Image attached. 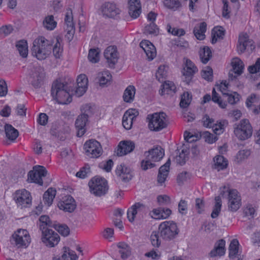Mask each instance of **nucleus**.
I'll list each match as a JSON object with an SVG mask.
<instances>
[{
    "instance_id": "f257e3e1",
    "label": "nucleus",
    "mask_w": 260,
    "mask_h": 260,
    "mask_svg": "<svg viewBox=\"0 0 260 260\" xmlns=\"http://www.w3.org/2000/svg\"><path fill=\"white\" fill-rule=\"evenodd\" d=\"M39 228L42 232L41 240L47 247H53L58 243L60 237L58 234L50 228L53 227L48 216L42 215L39 218Z\"/></svg>"
},
{
    "instance_id": "f03ea898",
    "label": "nucleus",
    "mask_w": 260,
    "mask_h": 260,
    "mask_svg": "<svg viewBox=\"0 0 260 260\" xmlns=\"http://www.w3.org/2000/svg\"><path fill=\"white\" fill-rule=\"evenodd\" d=\"M70 89L67 83L61 82L56 80L52 85L51 95L59 104H68L72 98L70 93Z\"/></svg>"
},
{
    "instance_id": "7ed1b4c3",
    "label": "nucleus",
    "mask_w": 260,
    "mask_h": 260,
    "mask_svg": "<svg viewBox=\"0 0 260 260\" xmlns=\"http://www.w3.org/2000/svg\"><path fill=\"white\" fill-rule=\"evenodd\" d=\"M52 45L44 37H41L35 40L32 47V54L39 60L46 58L51 53Z\"/></svg>"
},
{
    "instance_id": "20e7f679",
    "label": "nucleus",
    "mask_w": 260,
    "mask_h": 260,
    "mask_svg": "<svg viewBox=\"0 0 260 260\" xmlns=\"http://www.w3.org/2000/svg\"><path fill=\"white\" fill-rule=\"evenodd\" d=\"M165 113L156 112L147 115L149 128L154 132H159L166 128L168 126V121Z\"/></svg>"
},
{
    "instance_id": "39448f33",
    "label": "nucleus",
    "mask_w": 260,
    "mask_h": 260,
    "mask_svg": "<svg viewBox=\"0 0 260 260\" xmlns=\"http://www.w3.org/2000/svg\"><path fill=\"white\" fill-rule=\"evenodd\" d=\"M159 236L163 239L170 241L176 238L179 232L177 224L173 221H165L158 226Z\"/></svg>"
},
{
    "instance_id": "423d86ee",
    "label": "nucleus",
    "mask_w": 260,
    "mask_h": 260,
    "mask_svg": "<svg viewBox=\"0 0 260 260\" xmlns=\"http://www.w3.org/2000/svg\"><path fill=\"white\" fill-rule=\"evenodd\" d=\"M11 245L17 248H26L30 242L28 232L25 230L19 229L11 237Z\"/></svg>"
},
{
    "instance_id": "0eeeda50",
    "label": "nucleus",
    "mask_w": 260,
    "mask_h": 260,
    "mask_svg": "<svg viewBox=\"0 0 260 260\" xmlns=\"http://www.w3.org/2000/svg\"><path fill=\"white\" fill-rule=\"evenodd\" d=\"M253 129L247 119H243L236 123L234 126V133L240 140H245L250 138L252 135Z\"/></svg>"
},
{
    "instance_id": "6e6552de",
    "label": "nucleus",
    "mask_w": 260,
    "mask_h": 260,
    "mask_svg": "<svg viewBox=\"0 0 260 260\" xmlns=\"http://www.w3.org/2000/svg\"><path fill=\"white\" fill-rule=\"evenodd\" d=\"M225 192L228 193V210L231 212L237 211L241 205V199L238 191L236 189H229L224 186L220 194L223 196Z\"/></svg>"
},
{
    "instance_id": "1a4fd4ad",
    "label": "nucleus",
    "mask_w": 260,
    "mask_h": 260,
    "mask_svg": "<svg viewBox=\"0 0 260 260\" xmlns=\"http://www.w3.org/2000/svg\"><path fill=\"white\" fill-rule=\"evenodd\" d=\"M92 193L96 196H101L106 193L108 189V182L104 178L99 177L92 178L88 183Z\"/></svg>"
},
{
    "instance_id": "9d476101",
    "label": "nucleus",
    "mask_w": 260,
    "mask_h": 260,
    "mask_svg": "<svg viewBox=\"0 0 260 260\" xmlns=\"http://www.w3.org/2000/svg\"><path fill=\"white\" fill-rule=\"evenodd\" d=\"M85 154L90 158H98L102 153L100 143L95 140H89L84 145Z\"/></svg>"
},
{
    "instance_id": "9b49d317",
    "label": "nucleus",
    "mask_w": 260,
    "mask_h": 260,
    "mask_svg": "<svg viewBox=\"0 0 260 260\" xmlns=\"http://www.w3.org/2000/svg\"><path fill=\"white\" fill-rule=\"evenodd\" d=\"M47 173V171L45 167L41 166H36L34 167L32 170L28 172L27 180L29 182L42 185L43 184L42 178L45 177Z\"/></svg>"
},
{
    "instance_id": "f8f14e48",
    "label": "nucleus",
    "mask_w": 260,
    "mask_h": 260,
    "mask_svg": "<svg viewBox=\"0 0 260 260\" xmlns=\"http://www.w3.org/2000/svg\"><path fill=\"white\" fill-rule=\"evenodd\" d=\"M45 73L43 68L39 65L34 66L31 70V84L35 88H39L43 84Z\"/></svg>"
},
{
    "instance_id": "ddd939ff",
    "label": "nucleus",
    "mask_w": 260,
    "mask_h": 260,
    "mask_svg": "<svg viewBox=\"0 0 260 260\" xmlns=\"http://www.w3.org/2000/svg\"><path fill=\"white\" fill-rule=\"evenodd\" d=\"M13 199L18 206L27 207L31 204V197L29 191L25 189L18 190L13 194Z\"/></svg>"
},
{
    "instance_id": "4468645a",
    "label": "nucleus",
    "mask_w": 260,
    "mask_h": 260,
    "mask_svg": "<svg viewBox=\"0 0 260 260\" xmlns=\"http://www.w3.org/2000/svg\"><path fill=\"white\" fill-rule=\"evenodd\" d=\"M198 71L194 63L189 59H186L185 66L182 71V74L184 77L183 81L187 84L191 82L194 74Z\"/></svg>"
},
{
    "instance_id": "2eb2a0df",
    "label": "nucleus",
    "mask_w": 260,
    "mask_h": 260,
    "mask_svg": "<svg viewBox=\"0 0 260 260\" xmlns=\"http://www.w3.org/2000/svg\"><path fill=\"white\" fill-rule=\"evenodd\" d=\"M76 204L74 199L70 195L62 197L58 203V208L65 212H72L76 208Z\"/></svg>"
},
{
    "instance_id": "dca6fc26",
    "label": "nucleus",
    "mask_w": 260,
    "mask_h": 260,
    "mask_svg": "<svg viewBox=\"0 0 260 260\" xmlns=\"http://www.w3.org/2000/svg\"><path fill=\"white\" fill-rule=\"evenodd\" d=\"M115 173L117 176L124 182H128L133 177L132 169L124 164L117 166Z\"/></svg>"
},
{
    "instance_id": "f3484780",
    "label": "nucleus",
    "mask_w": 260,
    "mask_h": 260,
    "mask_svg": "<svg viewBox=\"0 0 260 260\" xmlns=\"http://www.w3.org/2000/svg\"><path fill=\"white\" fill-rule=\"evenodd\" d=\"M104 57L110 68H113L117 62L118 54L117 48L114 46H108L104 51Z\"/></svg>"
},
{
    "instance_id": "a211bd4d",
    "label": "nucleus",
    "mask_w": 260,
    "mask_h": 260,
    "mask_svg": "<svg viewBox=\"0 0 260 260\" xmlns=\"http://www.w3.org/2000/svg\"><path fill=\"white\" fill-rule=\"evenodd\" d=\"M101 9L103 15L109 18H114L120 12L116 5L112 2L105 3L102 5Z\"/></svg>"
},
{
    "instance_id": "6ab92c4d",
    "label": "nucleus",
    "mask_w": 260,
    "mask_h": 260,
    "mask_svg": "<svg viewBox=\"0 0 260 260\" xmlns=\"http://www.w3.org/2000/svg\"><path fill=\"white\" fill-rule=\"evenodd\" d=\"M139 115V112L135 109H130L124 114L122 118V125L126 129L131 128L133 121Z\"/></svg>"
},
{
    "instance_id": "aec40b11",
    "label": "nucleus",
    "mask_w": 260,
    "mask_h": 260,
    "mask_svg": "<svg viewBox=\"0 0 260 260\" xmlns=\"http://www.w3.org/2000/svg\"><path fill=\"white\" fill-rule=\"evenodd\" d=\"M238 43L237 47L239 54L243 53L247 48L249 49V48H250L251 51L255 48L254 45H253V41L249 40L246 35L240 36Z\"/></svg>"
},
{
    "instance_id": "412c9836",
    "label": "nucleus",
    "mask_w": 260,
    "mask_h": 260,
    "mask_svg": "<svg viewBox=\"0 0 260 260\" xmlns=\"http://www.w3.org/2000/svg\"><path fill=\"white\" fill-rule=\"evenodd\" d=\"M145 155L146 158L150 159L152 161H158L163 157L164 150L160 146H157L148 151H146Z\"/></svg>"
},
{
    "instance_id": "4be33fe9",
    "label": "nucleus",
    "mask_w": 260,
    "mask_h": 260,
    "mask_svg": "<svg viewBox=\"0 0 260 260\" xmlns=\"http://www.w3.org/2000/svg\"><path fill=\"white\" fill-rule=\"evenodd\" d=\"M135 147V144L132 141H121L118 146L117 154L119 156L125 155L133 151Z\"/></svg>"
},
{
    "instance_id": "5701e85b",
    "label": "nucleus",
    "mask_w": 260,
    "mask_h": 260,
    "mask_svg": "<svg viewBox=\"0 0 260 260\" xmlns=\"http://www.w3.org/2000/svg\"><path fill=\"white\" fill-rule=\"evenodd\" d=\"M77 87L76 94L78 96H82L86 91L88 86V79L84 74L80 75L77 79Z\"/></svg>"
},
{
    "instance_id": "b1692460",
    "label": "nucleus",
    "mask_w": 260,
    "mask_h": 260,
    "mask_svg": "<svg viewBox=\"0 0 260 260\" xmlns=\"http://www.w3.org/2000/svg\"><path fill=\"white\" fill-rule=\"evenodd\" d=\"M128 14L133 19L137 18L141 13V5L140 0H129Z\"/></svg>"
},
{
    "instance_id": "393cba45",
    "label": "nucleus",
    "mask_w": 260,
    "mask_h": 260,
    "mask_svg": "<svg viewBox=\"0 0 260 260\" xmlns=\"http://www.w3.org/2000/svg\"><path fill=\"white\" fill-rule=\"evenodd\" d=\"M140 46L143 49L148 58L151 60L156 55V50L154 46L148 40H143L140 44Z\"/></svg>"
},
{
    "instance_id": "a878e982",
    "label": "nucleus",
    "mask_w": 260,
    "mask_h": 260,
    "mask_svg": "<svg viewBox=\"0 0 260 260\" xmlns=\"http://www.w3.org/2000/svg\"><path fill=\"white\" fill-rule=\"evenodd\" d=\"M225 241L221 239L215 243L214 248L210 251L209 255L211 257L217 256H222L225 254Z\"/></svg>"
},
{
    "instance_id": "bb28decb",
    "label": "nucleus",
    "mask_w": 260,
    "mask_h": 260,
    "mask_svg": "<svg viewBox=\"0 0 260 260\" xmlns=\"http://www.w3.org/2000/svg\"><path fill=\"white\" fill-rule=\"evenodd\" d=\"M88 121V119L83 115H79L75 121V126L77 130V136L82 137L85 133V126Z\"/></svg>"
},
{
    "instance_id": "cd10ccee",
    "label": "nucleus",
    "mask_w": 260,
    "mask_h": 260,
    "mask_svg": "<svg viewBox=\"0 0 260 260\" xmlns=\"http://www.w3.org/2000/svg\"><path fill=\"white\" fill-rule=\"evenodd\" d=\"M172 213V211L169 208L160 207L154 209L152 211V217L156 219L167 218Z\"/></svg>"
},
{
    "instance_id": "c85d7f7f",
    "label": "nucleus",
    "mask_w": 260,
    "mask_h": 260,
    "mask_svg": "<svg viewBox=\"0 0 260 260\" xmlns=\"http://www.w3.org/2000/svg\"><path fill=\"white\" fill-rule=\"evenodd\" d=\"M176 87L174 83L171 81H166L161 85V88L159 91L161 95L170 94L173 95L176 92Z\"/></svg>"
},
{
    "instance_id": "c756f323",
    "label": "nucleus",
    "mask_w": 260,
    "mask_h": 260,
    "mask_svg": "<svg viewBox=\"0 0 260 260\" xmlns=\"http://www.w3.org/2000/svg\"><path fill=\"white\" fill-rule=\"evenodd\" d=\"M214 168L218 171L225 169L228 165V160L221 155L215 156L214 158Z\"/></svg>"
},
{
    "instance_id": "7c9ffc66",
    "label": "nucleus",
    "mask_w": 260,
    "mask_h": 260,
    "mask_svg": "<svg viewBox=\"0 0 260 260\" xmlns=\"http://www.w3.org/2000/svg\"><path fill=\"white\" fill-rule=\"evenodd\" d=\"M207 24L203 22L197 25L193 29V34L197 39L203 40L205 39V32L206 31Z\"/></svg>"
},
{
    "instance_id": "2f4dec72",
    "label": "nucleus",
    "mask_w": 260,
    "mask_h": 260,
    "mask_svg": "<svg viewBox=\"0 0 260 260\" xmlns=\"http://www.w3.org/2000/svg\"><path fill=\"white\" fill-rule=\"evenodd\" d=\"M56 191L52 188H49L45 191L43 194V200L45 205L50 206L53 202V201L56 195Z\"/></svg>"
},
{
    "instance_id": "473e14b6",
    "label": "nucleus",
    "mask_w": 260,
    "mask_h": 260,
    "mask_svg": "<svg viewBox=\"0 0 260 260\" xmlns=\"http://www.w3.org/2000/svg\"><path fill=\"white\" fill-rule=\"evenodd\" d=\"M144 207V206L142 204H141L140 203H137L128 209L127 212V216L128 220L131 222L134 221L135 216L138 211H140V209Z\"/></svg>"
},
{
    "instance_id": "72a5a7b5",
    "label": "nucleus",
    "mask_w": 260,
    "mask_h": 260,
    "mask_svg": "<svg viewBox=\"0 0 260 260\" xmlns=\"http://www.w3.org/2000/svg\"><path fill=\"white\" fill-rule=\"evenodd\" d=\"M136 89L134 86L129 85L125 89L123 95V99L126 103H132L135 98Z\"/></svg>"
},
{
    "instance_id": "f704fd0d",
    "label": "nucleus",
    "mask_w": 260,
    "mask_h": 260,
    "mask_svg": "<svg viewBox=\"0 0 260 260\" xmlns=\"http://www.w3.org/2000/svg\"><path fill=\"white\" fill-rule=\"evenodd\" d=\"M16 47L20 54L23 58H25L28 55V46L26 41L21 40L16 42Z\"/></svg>"
},
{
    "instance_id": "c9c22d12",
    "label": "nucleus",
    "mask_w": 260,
    "mask_h": 260,
    "mask_svg": "<svg viewBox=\"0 0 260 260\" xmlns=\"http://www.w3.org/2000/svg\"><path fill=\"white\" fill-rule=\"evenodd\" d=\"M5 131L7 138L12 141L15 140L18 136V131L10 124H6Z\"/></svg>"
},
{
    "instance_id": "e433bc0d",
    "label": "nucleus",
    "mask_w": 260,
    "mask_h": 260,
    "mask_svg": "<svg viewBox=\"0 0 260 260\" xmlns=\"http://www.w3.org/2000/svg\"><path fill=\"white\" fill-rule=\"evenodd\" d=\"M224 36V30L221 26L214 27L212 31V43L215 44L218 39H222Z\"/></svg>"
},
{
    "instance_id": "4c0bfd02",
    "label": "nucleus",
    "mask_w": 260,
    "mask_h": 260,
    "mask_svg": "<svg viewBox=\"0 0 260 260\" xmlns=\"http://www.w3.org/2000/svg\"><path fill=\"white\" fill-rule=\"evenodd\" d=\"M98 78L100 86H104L110 82L112 76L109 71H104L98 74Z\"/></svg>"
},
{
    "instance_id": "58836bf2",
    "label": "nucleus",
    "mask_w": 260,
    "mask_h": 260,
    "mask_svg": "<svg viewBox=\"0 0 260 260\" xmlns=\"http://www.w3.org/2000/svg\"><path fill=\"white\" fill-rule=\"evenodd\" d=\"M43 25L47 30H53L57 25V22L55 21L54 16L52 15H48L45 17Z\"/></svg>"
},
{
    "instance_id": "ea45409f",
    "label": "nucleus",
    "mask_w": 260,
    "mask_h": 260,
    "mask_svg": "<svg viewBox=\"0 0 260 260\" xmlns=\"http://www.w3.org/2000/svg\"><path fill=\"white\" fill-rule=\"evenodd\" d=\"M164 6L169 9L177 11L182 7L181 0H164Z\"/></svg>"
},
{
    "instance_id": "a19ab883",
    "label": "nucleus",
    "mask_w": 260,
    "mask_h": 260,
    "mask_svg": "<svg viewBox=\"0 0 260 260\" xmlns=\"http://www.w3.org/2000/svg\"><path fill=\"white\" fill-rule=\"evenodd\" d=\"M78 256L75 252L69 247L63 248V253L60 257L62 260H76Z\"/></svg>"
},
{
    "instance_id": "79ce46f5",
    "label": "nucleus",
    "mask_w": 260,
    "mask_h": 260,
    "mask_svg": "<svg viewBox=\"0 0 260 260\" xmlns=\"http://www.w3.org/2000/svg\"><path fill=\"white\" fill-rule=\"evenodd\" d=\"M117 247L119 249V253L122 259H126L131 255L129 247L126 243L120 242L117 244Z\"/></svg>"
},
{
    "instance_id": "37998d69",
    "label": "nucleus",
    "mask_w": 260,
    "mask_h": 260,
    "mask_svg": "<svg viewBox=\"0 0 260 260\" xmlns=\"http://www.w3.org/2000/svg\"><path fill=\"white\" fill-rule=\"evenodd\" d=\"M200 57L201 61L206 64L212 56V52L208 47H204L200 50Z\"/></svg>"
},
{
    "instance_id": "c03bdc74",
    "label": "nucleus",
    "mask_w": 260,
    "mask_h": 260,
    "mask_svg": "<svg viewBox=\"0 0 260 260\" xmlns=\"http://www.w3.org/2000/svg\"><path fill=\"white\" fill-rule=\"evenodd\" d=\"M239 243L237 239H234L231 241L229 250V257L231 258H234L238 253Z\"/></svg>"
},
{
    "instance_id": "a18cd8bd",
    "label": "nucleus",
    "mask_w": 260,
    "mask_h": 260,
    "mask_svg": "<svg viewBox=\"0 0 260 260\" xmlns=\"http://www.w3.org/2000/svg\"><path fill=\"white\" fill-rule=\"evenodd\" d=\"M61 41V38L58 36L57 37L56 42L54 47H52L53 55L56 58H59L62 53L63 49L60 44Z\"/></svg>"
},
{
    "instance_id": "49530a36",
    "label": "nucleus",
    "mask_w": 260,
    "mask_h": 260,
    "mask_svg": "<svg viewBox=\"0 0 260 260\" xmlns=\"http://www.w3.org/2000/svg\"><path fill=\"white\" fill-rule=\"evenodd\" d=\"M215 203L213 207V211L211 216L212 218H215L219 215L221 208V199L219 196L216 197L215 198Z\"/></svg>"
},
{
    "instance_id": "de8ad7c7",
    "label": "nucleus",
    "mask_w": 260,
    "mask_h": 260,
    "mask_svg": "<svg viewBox=\"0 0 260 260\" xmlns=\"http://www.w3.org/2000/svg\"><path fill=\"white\" fill-rule=\"evenodd\" d=\"M232 66L234 72L237 75H240L243 73L244 64L243 62L239 58H235L232 61Z\"/></svg>"
},
{
    "instance_id": "09e8293b",
    "label": "nucleus",
    "mask_w": 260,
    "mask_h": 260,
    "mask_svg": "<svg viewBox=\"0 0 260 260\" xmlns=\"http://www.w3.org/2000/svg\"><path fill=\"white\" fill-rule=\"evenodd\" d=\"M88 60L92 63H96L100 60V52L99 49H90L88 55Z\"/></svg>"
},
{
    "instance_id": "8fccbe9b",
    "label": "nucleus",
    "mask_w": 260,
    "mask_h": 260,
    "mask_svg": "<svg viewBox=\"0 0 260 260\" xmlns=\"http://www.w3.org/2000/svg\"><path fill=\"white\" fill-rule=\"evenodd\" d=\"M81 114L80 115H83L86 118H88L94 114L93 107L90 104H85L83 105L81 107Z\"/></svg>"
},
{
    "instance_id": "3c124183",
    "label": "nucleus",
    "mask_w": 260,
    "mask_h": 260,
    "mask_svg": "<svg viewBox=\"0 0 260 260\" xmlns=\"http://www.w3.org/2000/svg\"><path fill=\"white\" fill-rule=\"evenodd\" d=\"M191 100V95L188 92H184L182 95L180 106L181 107L185 108L187 107L190 103Z\"/></svg>"
},
{
    "instance_id": "603ef678",
    "label": "nucleus",
    "mask_w": 260,
    "mask_h": 260,
    "mask_svg": "<svg viewBox=\"0 0 260 260\" xmlns=\"http://www.w3.org/2000/svg\"><path fill=\"white\" fill-rule=\"evenodd\" d=\"M188 151L187 149H183L179 155H177L176 157V162L181 166L185 164L186 160L187 158Z\"/></svg>"
},
{
    "instance_id": "864d4df0",
    "label": "nucleus",
    "mask_w": 260,
    "mask_h": 260,
    "mask_svg": "<svg viewBox=\"0 0 260 260\" xmlns=\"http://www.w3.org/2000/svg\"><path fill=\"white\" fill-rule=\"evenodd\" d=\"M159 29L154 22H150L145 27V33L154 35H157Z\"/></svg>"
},
{
    "instance_id": "5fc2aeb1",
    "label": "nucleus",
    "mask_w": 260,
    "mask_h": 260,
    "mask_svg": "<svg viewBox=\"0 0 260 260\" xmlns=\"http://www.w3.org/2000/svg\"><path fill=\"white\" fill-rule=\"evenodd\" d=\"M167 71L166 69V67L164 66H160L155 74L156 79L159 82H163L164 80L167 77Z\"/></svg>"
},
{
    "instance_id": "6e6d98bb",
    "label": "nucleus",
    "mask_w": 260,
    "mask_h": 260,
    "mask_svg": "<svg viewBox=\"0 0 260 260\" xmlns=\"http://www.w3.org/2000/svg\"><path fill=\"white\" fill-rule=\"evenodd\" d=\"M159 231L152 232L150 236V240L152 245L154 247H158L160 245L161 241L159 237Z\"/></svg>"
},
{
    "instance_id": "4d7b16f0",
    "label": "nucleus",
    "mask_w": 260,
    "mask_h": 260,
    "mask_svg": "<svg viewBox=\"0 0 260 260\" xmlns=\"http://www.w3.org/2000/svg\"><path fill=\"white\" fill-rule=\"evenodd\" d=\"M224 95L228 97V102L231 105L235 104L240 100V95L236 92L232 93L227 92Z\"/></svg>"
},
{
    "instance_id": "13d9d810",
    "label": "nucleus",
    "mask_w": 260,
    "mask_h": 260,
    "mask_svg": "<svg viewBox=\"0 0 260 260\" xmlns=\"http://www.w3.org/2000/svg\"><path fill=\"white\" fill-rule=\"evenodd\" d=\"M212 100L214 103L218 104L219 106L221 108H225L227 105L225 102H223L221 100L220 97L218 96V93L216 92L214 88H213L212 90Z\"/></svg>"
},
{
    "instance_id": "bf43d9fd",
    "label": "nucleus",
    "mask_w": 260,
    "mask_h": 260,
    "mask_svg": "<svg viewBox=\"0 0 260 260\" xmlns=\"http://www.w3.org/2000/svg\"><path fill=\"white\" fill-rule=\"evenodd\" d=\"M54 226L58 232L64 237L68 236L70 234V229L66 224H58Z\"/></svg>"
},
{
    "instance_id": "052dcab7",
    "label": "nucleus",
    "mask_w": 260,
    "mask_h": 260,
    "mask_svg": "<svg viewBox=\"0 0 260 260\" xmlns=\"http://www.w3.org/2000/svg\"><path fill=\"white\" fill-rule=\"evenodd\" d=\"M226 124H227L226 121H220L216 124L214 123L213 125L211 127L213 128L214 132L216 135H219L223 133L224 126Z\"/></svg>"
},
{
    "instance_id": "680f3d73",
    "label": "nucleus",
    "mask_w": 260,
    "mask_h": 260,
    "mask_svg": "<svg viewBox=\"0 0 260 260\" xmlns=\"http://www.w3.org/2000/svg\"><path fill=\"white\" fill-rule=\"evenodd\" d=\"M191 178V174L186 171H183L178 174L177 176V182L180 184L184 182L187 181Z\"/></svg>"
},
{
    "instance_id": "e2e57ef3",
    "label": "nucleus",
    "mask_w": 260,
    "mask_h": 260,
    "mask_svg": "<svg viewBox=\"0 0 260 260\" xmlns=\"http://www.w3.org/2000/svg\"><path fill=\"white\" fill-rule=\"evenodd\" d=\"M73 16L72 12L71 9L68 11L66 13L64 21L66 25V27H74V23L73 22Z\"/></svg>"
},
{
    "instance_id": "0e129e2a",
    "label": "nucleus",
    "mask_w": 260,
    "mask_h": 260,
    "mask_svg": "<svg viewBox=\"0 0 260 260\" xmlns=\"http://www.w3.org/2000/svg\"><path fill=\"white\" fill-rule=\"evenodd\" d=\"M259 100V97L255 94L253 93L247 99L246 102V106L247 107H250L252 105L257 103Z\"/></svg>"
},
{
    "instance_id": "69168bd1",
    "label": "nucleus",
    "mask_w": 260,
    "mask_h": 260,
    "mask_svg": "<svg viewBox=\"0 0 260 260\" xmlns=\"http://www.w3.org/2000/svg\"><path fill=\"white\" fill-rule=\"evenodd\" d=\"M168 32L171 33L174 36H182L185 34V31L182 28H172L170 25H167Z\"/></svg>"
},
{
    "instance_id": "338daca9",
    "label": "nucleus",
    "mask_w": 260,
    "mask_h": 260,
    "mask_svg": "<svg viewBox=\"0 0 260 260\" xmlns=\"http://www.w3.org/2000/svg\"><path fill=\"white\" fill-rule=\"evenodd\" d=\"M213 71L212 69L208 67L207 70H203L202 71V77L207 81H211L213 77Z\"/></svg>"
},
{
    "instance_id": "774afa93",
    "label": "nucleus",
    "mask_w": 260,
    "mask_h": 260,
    "mask_svg": "<svg viewBox=\"0 0 260 260\" xmlns=\"http://www.w3.org/2000/svg\"><path fill=\"white\" fill-rule=\"evenodd\" d=\"M157 200L160 205H168L171 203L170 197L167 195L158 196Z\"/></svg>"
}]
</instances>
